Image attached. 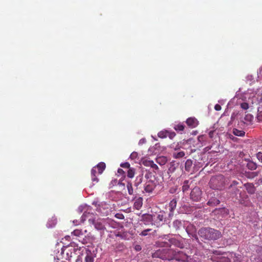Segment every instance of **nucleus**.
Masks as SVG:
<instances>
[{
  "instance_id": "f257e3e1",
  "label": "nucleus",
  "mask_w": 262,
  "mask_h": 262,
  "mask_svg": "<svg viewBox=\"0 0 262 262\" xmlns=\"http://www.w3.org/2000/svg\"><path fill=\"white\" fill-rule=\"evenodd\" d=\"M198 233L201 237L208 240H216L221 236L219 231L210 228H201Z\"/></svg>"
},
{
  "instance_id": "f03ea898",
  "label": "nucleus",
  "mask_w": 262,
  "mask_h": 262,
  "mask_svg": "<svg viewBox=\"0 0 262 262\" xmlns=\"http://www.w3.org/2000/svg\"><path fill=\"white\" fill-rule=\"evenodd\" d=\"M227 182V180L224 176L220 174L212 177L209 185L211 188L221 190L225 188Z\"/></svg>"
},
{
  "instance_id": "7ed1b4c3",
  "label": "nucleus",
  "mask_w": 262,
  "mask_h": 262,
  "mask_svg": "<svg viewBox=\"0 0 262 262\" xmlns=\"http://www.w3.org/2000/svg\"><path fill=\"white\" fill-rule=\"evenodd\" d=\"M173 252L171 249H159L152 254L153 258H159L163 260H171V253Z\"/></svg>"
},
{
  "instance_id": "20e7f679",
  "label": "nucleus",
  "mask_w": 262,
  "mask_h": 262,
  "mask_svg": "<svg viewBox=\"0 0 262 262\" xmlns=\"http://www.w3.org/2000/svg\"><path fill=\"white\" fill-rule=\"evenodd\" d=\"M171 260L176 259L179 262H187L188 261V256L183 252L173 250V252L171 253Z\"/></svg>"
},
{
  "instance_id": "39448f33",
  "label": "nucleus",
  "mask_w": 262,
  "mask_h": 262,
  "mask_svg": "<svg viewBox=\"0 0 262 262\" xmlns=\"http://www.w3.org/2000/svg\"><path fill=\"white\" fill-rule=\"evenodd\" d=\"M202 195V191L198 187H195L191 190L190 198L193 201L198 202L200 200Z\"/></svg>"
},
{
  "instance_id": "423d86ee",
  "label": "nucleus",
  "mask_w": 262,
  "mask_h": 262,
  "mask_svg": "<svg viewBox=\"0 0 262 262\" xmlns=\"http://www.w3.org/2000/svg\"><path fill=\"white\" fill-rule=\"evenodd\" d=\"M133 200L134 201L133 205L134 208L138 210H140L143 205V198L140 196H135Z\"/></svg>"
},
{
  "instance_id": "0eeeda50",
  "label": "nucleus",
  "mask_w": 262,
  "mask_h": 262,
  "mask_svg": "<svg viewBox=\"0 0 262 262\" xmlns=\"http://www.w3.org/2000/svg\"><path fill=\"white\" fill-rule=\"evenodd\" d=\"M186 123L191 128L196 127L199 124V121L194 117L188 118L186 120Z\"/></svg>"
},
{
  "instance_id": "6e6552de",
  "label": "nucleus",
  "mask_w": 262,
  "mask_h": 262,
  "mask_svg": "<svg viewBox=\"0 0 262 262\" xmlns=\"http://www.w3.org/2000/svg\"><path fill=\"white\" fill-rule=\"evenodd\" d=\"M155 184L151 181H147L144 185V190L146 192L150 193L155 189Z\"/></svg>"
},
{
  "instance_id": "1a4fd4ad",
  "label": "nucleus",
  "mask_w": 262,
  "mask_h": 262,
  "mask_svg": "<svg viewBox=\"0 0 262 262\" xmlns=\"http://www.w3.org/2000/svg\"><path fill=\"white\" fill-rule=\"evenodd\" d=\"M228 213V210L225 208H216L214 209L212 212V213L214 215L221 214L222 217L227 215Z\"/></svg>"
},
{
  "instance_id": "9d476101",
  "label": "nucleus",
  "mask_w": 262,
  "mask_h": 262,
  "mask_svg": "<svg viewBox=\"0 0 262 262\" xmlns=\"http://www.w3.org/2000/svg\"><path fill=\"white\" fill-rule=\"evenodd\" d=\"M89 222L90 223L93 224L95 228L99 230H103L105 229L104 226L103 225V224L100 222H96L94 220L89 219Z\"/></svg>"
},
{
  "instance_id": "9b49d317",
  "label": "nucleus",
  "mask_w": 262,
  "mask_h": 262,
  "mask_svg": "<svg viewBox=\"0 0 262 262\" xmlns=\"http://www.w3.org/2000/svg\"><path fill=\"white\" fill-rule=\"evenodd\" d=\"M244 186L245 187L248 193L253 194L255 193L256 188L253 183H247Z\"/></svg>"
},
{
  "instance_id": "f8f14e48",
  "label": "nucleus",
  "mask_w": 262,
  "mask_h": 262,
  "mask_svg": "<svg viewBox=\"0 0 262 262\" xmlns=\"http://www.w3.org/2000/svg\"><path fill=\"white\" fill-rule=\"evenodd\" d=\"M177 201L176 199H172L170 202V203L169 204V209L170 211L169 216L173 215V211L174 210V209H176V206H177Z\"/></svg>"
},
{
  "instance_id": "ddd939ff",
  "label": "nucleus",
  "mask_w": 262,
  "mask_h": 262,
  "mask_svg": "<svg viewBox=\"0 0 262 262\" xmlns=\"http://www.w3.org/2000/svg\"><path fill=\"white\" fill-rule=\"evenodd\" d=\"M169 242L172 245L177 247L180 248L181 249L184 247V244L181 241L176 238H171L169 239Z\"/></svg>"
},
{
  "instance_id": "4468645a",
  "label": "nucleus",
  "mask_w": 262,
  "mask_h": 262,
  "mask_svg": "<svg viewBox=\"0 0 262 262\" xmlns=\"http://www.w3.org/2000/svg\"><path fill=\"white\" fill-rule=\"evenodd\" d=\"M85 262H94V256L90 250H86V256L84 258Z\"/></svg>"
},
{
  "instance_id": "2eb2a0df",
  "label": "nucleus",
  "mask_w": 262,
  "mask_h": 262,
  "mask_svg": "<svg viewBox=\"0 0 262 262\" xmlns=\"http://www.w3.org/2000/svg\"><path fill=\"white\" fill-rule=\"evenodd\" d=\"M220 203V201L219 199L215 197H212L209 200L207 204L210 206L214 207Z\"/></svg>"
},
{
  "instance_id": "dca6fc26",
  "label": "nucleus",
  "mask_w": 262,
  "mask_h": 262,
  "mask_svg": "<svg viewBox=\"0 0 262 262\" xmlns=\"http://www.w3.org/2000/svg\"><path fill=\"white\" fill-rule=\"evenodd\" d=\"M61 254L66 259L69 260L70 258L72 257V252L69 253L67 247H64L61 249Z\"/></svg>"
},
{
  "instance_id": "f3484780",
  "label": "nucleus",
  "mask_w": 262,
  "mask_h": 262,
  "mask_svg": "<svg viewBox=\"0 0 262 262\" xmlns=\"http://www.w3.org/2000/svg\"><path fill=\"white\" fill-rule=\"evenodd\" d=\"M143 164L146 166H150L154 170H157L159 169L158 166L152 161H145L143 162Z\"/></svg>"
},
{
  "instance_id": "a211bd4d",
  "label": "nucleus",
  "mask_w": 262,
  "mask_h": 262,
  "mask_svg": "<svg viewBox=\"0 0 262 262\" xmlns=\"http://www.w3.org/2000/svg\"><path fill=\"white\" fill-rule=\"evenodd\" d=\"M97 173L96 167H94L91 170V178L93 182L96 183L98 182V179L97 178Z\"/></svg>"
},
{
  "instance_id": "6ab92c4d",
  "label": "nucleus",
  "mask_w": 262,
  "mask_h": 262,
  "mask_svg": "<svg viewBox=\"0 0 262 262\" xmlns=\"http://www.w3.org/2000/svg\"><path fill=\"white\" fill-rule=\"evenodd\" d=\"M95 167H96V169H98V174H101L105 168V164L103 162H100Z\"/></svg>"
},
{
  "instance_id": "aec40b11",
  "label": "nucleus",
  "mask_w": 262,
  "mask_h": 262,
  "mask_svg": "<svg viewBox=\"0 0 262 262\" xmlns=\"http://www.w3.org/2000/svg\"><path fill=\"white\" fill-rule=\"evenodd\" d=\"M143 180V174H139L137 176L135 181L134 185L138 187V186L141 184Z\"/></svg>"
},
{
  "instance_id": "412c9836",
  "label": "nucleus",
  "mask_w": 262,
  "mask_h": 262,
  "mask_svg": "<svg viewBox=\"0 0 262 262\" xmlns=\"http://www.w3.org/2000/svg\"><path fill=\"white\" fill-rule=\"evenodd\" d=\"M173 128L177 132L183 131L185 128V125L183 123H179L174 124Z\"/></svg>"
},
{
  "instance_id": "4be33fe9",
  "label": "nucleus",
  "mask_w": 262,
  "mask_h": 262,
  "mask_svg": "<svg viewBox=\"0 0 262 262\" xmlns=\"http://www.w3.org/2000/svg\"><path fill=\"white\" fill-rule=\"evenodd\" d=\"M192 165V161L190 159L186 160L185 164V169L187 171H190Z\"/></svg>"
},
{
  "instance_id": "5701e85b",
  "label": "nucleus",
  "mask_w": 262,
  "mask_h": 262,
  "mask_svg": "<svg viewBox=\"0 0 262 262\" xmlns=\"http://www.w3.org/2000/svg\"><path fill=\"white\" fill-rule=\"evenodd\" d=\"M232 132L234 135L239 137H243L245 134V132L243 130H239L236 128H233Z\"/></svg>"
},
{
  "instance_id": "b1692460",
  "label": "nucleus",
  "mask_w": 262,
  "mask_h": 262,
  "mask_svg": "<svg viewBox=\"0 0 262 262\" xmlns=\"http://www.w3.org/2000/svg\"><path fill=\"white\" fill-rule=\"evenodd\" d=\"M185 155L184 151H180L173 153V157L175 159L183 158Z\"/></svg>"
},
{
  "instance_id": "393cba45",
  "label": "nucleus",
  "mask_w": 262,
  "mask_h": 262,
  "mask_svg": "<svg viewBox=\"0 0 262 262\" xmlns=\"http://www.w3.org/2000/svg\"><path fill=\"white\" fill-rule=\"evenodd\" d=\"M247 168L250 170H255L257 168V165L253 161H249L247 164Z\"/></svg>"
},
{
  "instance_id": "a878e982",
  "label": "nucleus",
  "mask_w": 262,
  "mask_h": 262,
  "mask_svg": "<svg viewBox=\"0 0 262 262\" xmlns=\"http://www.w3.org/2000/svg\"><path fill=\"white\" fill-rule=\"evenodd\" d=\"M135 173V169L131 167L129 168L127 171V176L129 178H134Z\"/></svg>"
},
{
  "instance_id": "bb28decb",
  "label": "nucleus",
  "mask_w": 262,
  "mask_h": 262,
  "mask_svg": "<svg viewBox=\"0 0 262 262\" xmlns=\"http://www.w3.org/2000/svg\"><path fill=\"white\" fill-rule=\"evenodd\" d=\"M168 131L167 130H163L159 132L158 134V136L160 138H165L167 137Z\"/></svg>"
},
{
  "instance_id": "cd10ccee",
  "label": "nucleus",
  "mask_w": 262,
  "mask_h": 262,
  "mask_svg": "<svg viewBox=\"0 0 262 262\" xmlns=\"http://www.w3.org/2000/svg\"><path fill=\"white\" fill-rule=\"evenodd\" d=\"M143 222L145 224H148V223L150 222L152 219V216L150 214H144L143 215Z\"/></svg>"
},
{
  "instance_id": "c85d7f7f",
  "label": "nucleus",
  "mask_w": 262,
  "mask_h": 262,
  "mask_svg": "<svg viewBox=\"0 0 262 262\" xmlns=\"http://www.w3.org/2000/svg\"><path fill=\"white\" fill-rule=\"evenodd\" d=\"M157 162L161 165H164L166 161V158L164 157H159L156 159Z\"/></svg>"
},
{
  "instance_id": "c756f323",
  "label": "nucleus",
  "mask_w": 262,
  "mask_h": 262,
  "mask_svg": "<svg viewBox=\"0 0 262 262\" xmlns=\"http://www.w3.org/2000/svg\"><path fill=\"white\" fill-rule=\"evenodd\" d=\"M126 187L128 194L130 195H133L134 193V189L131 182H127Z\"/></svg>"
},
{
  "instance_id": "7c9ffc66",
  "label": "nucleus",
  "mask_w": 262,
  "mask_h": 262,
  "mask_svg": "<svg viewBox=\"0 0 262 262\" xmlns=\"http://www.w3.org/2000/svg\"><path fill=\"white\" fill-rule=\"evenodd\" d=\"M189 188V181L188 180L184 181V182L183 183V185L182 186V191L183 192L187 191L188 190Z\"/></svg>"
},
{
  "instance_id": "2f4dec72",
  "label": "nucleus",
  "mask_w": 262,
  "mask_h": 262,
  "mask_svg": "<svg viewBox=\"0 0 262 262\" xmlns=\"http://www.w3.org/2000/svg\"><path fill=\"white\" fill-rule=\"evenodd\" d=\"M89 214H90L89 213L84 212L81 217L80 222L81 223H82L85 221L86 218H88L89 219Z\"/></svg>"
},
{
  "instance_id": "473e14b6",
  "label": "nucleus",
  "mask_w": 262,
  "mask_h": 262,
  "mask_svg": "<svg viewBox=\"0 0 262 262\" xmlns=\"http://www.w3.org/2000/svg\"><path fill=\"white\" fill-rule=\"evenodd\" d=\"M72 234L76 236H80V235H83V232L80 230L76 229L74 230L72 232Z\"/></svg>"
},
{
  "instance_id": "72a5a7b5",
  "label": "nucleus",
  "mask_w": 262,
  "mask_h": 262,
  "mask_svg": "<svg viewBox=\"0 0 262 262\" xmlns=\"http://www.w3.org/2000/svg\"><path fill=\"white\" fill-rule=\"evenodd\" d=\"M258 173L259 172L257 171L249 173L248 174L247 177L250 179L254 178L258 175Z\"/></svg>"
},
{
  "instance_id": "f704fd0d",
  "label": "nucleus",
  "mask_w": 262,
  "mask_h": 262,
  "mask_svg": "<svg viewBox=\"0 0 262 262\" xmlns=\"http://www.w3.org/2000/svg\"><path fill=\"white\" fill-rule=\"evenodd\" d=\"M157 218L159 222L163 221L164 219V212H160V213L158 214Z\"/></svg>"
},
{
  "instance_id": "c9c22d12",
  "label": "nucleus",
  "mask_w": 262,
  "mask_h": 262,
  "mask_svg": "<svg viewBox=\"0 0 262 262\" xmlns=\"http://www.w3.org/2000/svg\"><path fill=\"white\" fill-rule=\"evenodd\" d=\"M173 225L176 228L178 229L181 226L182 223L180 221L177 220L173 222Z\"/></svg>"
},
{
  "instance_id": "e433bc0d",
  "label": "nucleus",
  "mask_w": 262,
  "mask_h": 262,
  "mask_svg": "<svg viewBox=\"0 0 262 262\" xmlns=\"http://www.w3.org/2000/svg\"><path fill=\"white\" fill-rule=\"evenodd\" d=\"M93 239H94L93 236L91 234H90V233H89L88 234V240L83 238V242L82 243L83 244L87 243L88 242H90L91 241H93Z\"/></svg>"
},
{
  "instance_id": "4c0bfd02",
  "label": "nucleus",
  "mask_w": 262,
  "mask_h": 262,
  "mask_svg": "<svg viewBox=\"0 0 262 262\" xmlns=\"http://www.w3.org/2000/svg\"><path fill=\"white\" fill-rule=\"evenodd\" d=\"M253 117L251 114H247L245 117V120L248 122H251L253 120Z\"/></svg>"
},
{
  "instance_id": "58836bf2",
  "label": "nucleus",
  "mask_w": 262,
  "mask_h": 262,
  "mask_svg": "<svg viewBox=\"0 0 262 262\" xmlns=\"http://www.w3.org/2000/svg\"><path fill=\"white\" fill-rule=\"evenodd\" d=\"M121 167L124 168H127L128 169L129 168H131L130 167V164L128 162H125L123 163H121L120 165Z\"/></svg>"
},
{
  "instance_id": "ea45409f",
  "label": "nucleus",
  "mask_w": 262,
  "mask_h": 262,
  "mask_svg": "<svg viewBox=\"0 0 262 262\" xmlns=\"http://www.w3.org/2000/svg\"><path fill=\"white\" fill-rule=\"evenodd\" d=\"M241 107L243 110H246L249 108V104H248V103H247L246 102H243V103H241Z\"/></svg>"
},
{
  "instance_id": "a19ab883",
  "label": "nucleus",
  "mask_w": 262,
  "mask_h": 262,
  "mask_svg": "<svg viewBox=\"0 0 262 262\" xmlns=\"http://www.w3.org/2000/svg\"><path fill=\"white\" fill-rule=\"evenodd\" d=\"M176 134L173 132H169L167 135V137H168L170 139H172L175 136Z\"/></svg>"
},
{
  "instance_id": "79ce46f5",
  "label": "nucleus",
  "mask_w": 262,
  "mask_h": 262,
  "mask_svg": "<svg viewBox=\"0 0 262 262\" xmlns=\"http://www.w3.org/2000/svg\"><path fill=\"white\" fill-rule=\"evenodd\" d=\"M151 231L150 229H147L143 230L140 234V235L146 236L148 234V232Z\"/></svg>"
},
{
  "instance_id": "37998d69",
  "label": "nucleus",
  "mask_w": 262,
  "mask_h": 262,
  "mask_svg": "<svg viewBox=\"0 0 262 262\" xmlns=\"http://www.w3.org/2000/svg\"><path fill=\"white\" fill-rule=\"evenodd\" d=\"M259 112L257 114V120L260 121V122H262V111H259L258 110Z\"/></svg>"
},
{
  "instance_id": "c03bdc74",
  "label": "nucleus",
  "mask_w": 262,
  "mask_h": 262,
  "mask_svg": "<svg viewBox=\"0 0 262 262\" xmlns=\"http://www.w3.org/2000/svg\"><path fill=\"white\" fill-rule=\"evenodd\" d=\"M256 157L259 161L262 162V152H258L256 154Z\"/></svg>"
},
{
  "instance_id": "a18cd8bd",
  "label": "nucleus",
  "mask_w": 262,
  "mask_h": 262,
  "mask_svg": "<svg viewBox=\"0 0 262 262\" xmlns=\"http://www.w3.org/2000/svg\"><path fill=\"white\" fill-rule=\"evenodd\" d=\"M221 108L222 107L220 104H216L214 106V109L217 111H220Z\"/></svg>"
},
{
  "instance_id": "49530a36",
  "label": "nucleus",
  "mask_w": 262,
  "mask_h": 262,
  "mask_svg": "<svg viewBox=\"0 0 262 262\" xmlns=\"http://www.w3.org/2000/svg\"><path fill=\"white\" fill-rule=\"evenodd\" d=\"M115 216L119 219H122L124 217L123 215L122 214L117 213L115 215Z\"/></svg>"
},
{
  "instance_id": "de8ad7c7",
  "label": "nucleus",
  "mask_w": 262,
  "mask_h": 262,
  "mask_svg": "<svg viewBox=\"0 0 262 262\" xmlns=\"http://www.w3.org/2000/svg\"><path fill=\"white\" fill-rule=\"evenodd\" d=\"M135 249L136 251H139L141 250V247L140 245H137L135 246Z\"/></svg>"
},
{
  "instance_id": "09e8293b",
  "label": "nucleus",
  "mask_w": 262,
  "mask_h": 262,
  "mask_svg": "<svg viewBox=\"0 0 262 262\" xmlns=\"http://www.w3.org/2000/svg\"><path fill=\"white\" fill-rule=\"evenodd\" d=\"M118 173H119V174H124L125 173V172L123 170V169H121V168H119L118 169Z\"/></svg>"
},
{
  "instance_id": "8fccbe9b",
  "label": "nucleus",
  "mask_w": 262,
  "mask_h": 262,
  "mask_svg": "<svg viewBox=\"0 0 262 262\" xmlns=\"http://www.w3.org/2000/svg\"><path fill=\"white\" fill-rule=\"evenodd\" d=\"M73 224H74V225H75V226H77V225L81 224V223L80 222V221H77V220L73 221Z\"/></svg>"
},
{
  "instance_id": "3c124183",
  "label": "nucleus",
  "mask_w": 262,
  "mask_h": 262,
  "mask_svg": "<svg viewBox=\"0 0 262 262\" xmlns=\"http://www.w3.org/2000/svg\"><path fill=\"white\" fill-rule=\"evenodd\" d=\"M204 136H199L198 137V140L200 141V142H201L202 141H203L204 140Z\"/></svg>"
},
{
  "instance_id": "603ef678",
  "label": "nucleus",
  "mask_w": 262,
  "mask_h": 262,
  "mask_svg": "<svg viewBox=\"0 0 262 262\" xmlns=\"http://www.w3.org/2000/svg\"><path fill=\"white\" fill-rule=\"evenodd\" d=\"M71 238V237L69 235H67L64 237V239L68 241H70Z\"/></svg>"
},
{
  "instance_id": "864d4df0",
  "label": "nucleus",
  "mask_w": 262,
  "mask_h": 262,
  "mask_svg": "<svg viewBox=\"0 0 262 262\" xmlns=\"http://www.w3.org/2000/svg\"><path fill=\"white\" fill-rule=\"evenodd\" d=\"M213 134V131H210L209 132V137L210 138H212Z\"/></svg>"
},
{
  "instance_id": "5fc2aeb1",
  "label": "nucleus",
  "mask_w": 262,
  "mask_h": 262,
  "mask_svg": "<svg viewBox=\"0 0 262 262\" xmlns=\"http://www.w3.org/2000/svg\"><path fill=\"white\" fill-rule=\"evenodd\" d=\"M213 253L216 255L220 254V253L217 251H213Z\"/></svg>"
},
{
  "instance_id": "6e6d98bb",
  "label": "nucleus",
  "mask_w": 262,
  "mask_h": 262,
  "mask_svg": "<svg viewBox=\"0 0 262 262\" xmlns=\"http://www.w3.org/2000/svg\"><path fill=\"white\" fill-rule=\"evenodd\" d=\"M233 185H237L238 184V183L236 181H234L233 182Z\"/></svg>"
},
{
  "instance_id": "4d7b16f0",
  "label": "nucleus",
  "mask_w": 262,
  "mask_h": 262,
  "mask_svg": "<svg viewBox=\"0 0 262 262\" xmlns=\"http://www.w3.org/2000/svg\"><path fill=\"white\" fill-rule=\"evenodd\" d=\"M51 221H56V219L55 217H53L51 219Z\"/></svg>"
},
{
  "instance_id": "13d9d810",
  "label": "nucleus",
  "mask_w": 262,
  "mask_h": 262,
  "mask_svg": "<svg viewBox=\"0 0 262 262\" xmlns=\"http://www.w3.org/2000/svg\"><path fill=\"white\" fill-rule=\"evenodd\" d=\"M239 201L241 204H244V203L243 202V200H240Z\"/></svg>"
},
{
  "instance_id": "bf43d9fd",
  "label": "nucleus",
  "mask_w": 262,
  "mask_h": 262,
  "mask_svg": "<svg viewBox=\"0 0 262 262\" xmlns=\"http://www.w3.org/2000/svg\"><path fill=\"white\" fill-rule=\"evenodd\" d=\"M123 178H121V180H124V178H125V175L124 174L123 175Z\"/></svg>"
},
{
  "instance_id": "052dcab7",
  "label": "nucleus",
  "mask_w": 262,
  "mask_h": 262,
  "mask_svg": "<svg viewBox=\"0 0 262 262\" xmlns=\"http://www.w3.org/2000/svg\"><path fill=\"white\" fill-rule=\"evenodd\" d=\"M123 178H121V180H124V178H125V175L124 174L123 175Z\"/></svg>"
},
{
  "instance_id": "680f3d73",
  "label": "nucleus",
  "mask_w": 262,
  "mask_h": 262,
  "mask_svg": "<svg viewBox=\"0 0 262 262\" xmlns=\"http://www.w3.org/2000/svg\"><path fill=\"white\" fill-rule=\"evenodd\" d=\"M103 221H112V220H110V219H106V220H104Z\"/></svg>"
},
{
  "instance_id": "e2e57ef3",
  "label": "nucleus",
  "mask_w": 262,
  "mask_h": 262,
  "mask_svg": "<svg viewBox=\"0 0 262 262\" xmlns=\"http://www.w3.org/2000/svg\"><path fill=\"white\" fill-rule=\"evenodd\" d=\"M194 237L196 239H198V237H197V236H196V235H195L194 236Z\"/></svg>"
},
{
  "instance_id": "0e129e2a",
  "label": "nucleus",
  "mask_w": 262,
  "mask_h": 262,
  "mask_svg": "<svg viewBox=\"0 0 262 262\" xmlns=\"http://www.w3.org/2000/svg\"><path fill=\"white\" fill-rule=\"evenodd\" d=\"M119 184H122V183H121L120 182H119ZM122 185H123V186H124V184H122Z\"/></svg>"
},
{
  "instance_id": "69168bd1",
  "label": "nucleus",
  "mask_w": 262,
  "mask_h": 262,
  "mask_svg": "<svg viewBox=\"0 0 262 262\" xmlns=\"http://www.w3.org/2000/svg\"><path fill=\"white\" fill-rule=\"evenodd\" d=\"M175 169V168H173L172 171H173V170Z\"/></svg>"
},
{
  "instance_id": "338daca9",
  "label": "nucleus",
  "mask_w": 262,
  "mask_h": 262,
  "mask_svg": "<svg viewBox=\"0 0 262 262\" xmlns=\"http://www.w3.org/2000/svg\"><path fill=\"white\" fill-rule=\"evenodd\" d=\"M261 100H262V95H261Z\"/></svg>"
}]
</instances>
